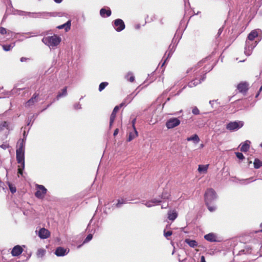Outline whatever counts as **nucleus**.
Listing matches in <instances>:
<instances>
[{"label":"nucleus","mask_w":262,"mask_h":262,"mask_svg":"<svg viewBox=\"0 0 262 262\" xmlns=\"http://www.w3.org/2000/svg\"><path fill=\"white\" fill-rule=\"evenodd\" d=\"M35 13L36 12H29L28 13V16L30 17L35 18Z\"/></svg>","instance_id":"nucleus-52"},{"label":"nucleus","mask_w":262,"mask_h":262,"mask_svg":"<svg viewBox=\"0 0 262 262\" xmlns=\"http://www.w3.org/2000/svg\"><path fill=\"white\" fill-rule=\"evenodd\" d=\"M244 125V122L242 121H235L233 122H230L226 125L227 129L234 132L237 130L239 128H242Z\"/></svg>","instance_id":"nucleus-4"},{"label":"nucleus","mask_w":262,"mask_h":262,"mask_svg":"<svg viewBox=\"0 0 262 262\" xmlns=\"http://www.w3.org/2000/svg\"><path fill=\"white\" fill-rule=\"evenodd\" d=\"M136 118H134V119L132 121V124L133 129H134V127H135V123H136Z\"/></svg>","instance_id":"nucleus-54"},{"label":"nucleus","mask_w":262,"mask_h":262,"mask_svg":"<svg viewBox=\"0 0 262 262\" xmlns=\"http://www.w3.org/2000/svg\"><path fill=\"white\" fill-rule=\"evenodd\" d=\"M254 167L256 169H258L261 167L260 161L258 159H255L254 161Z\"/></svg>","instance_id":"nucleus-40"},{"label":"nucleus","mask_w":262,"mask_h":262,"mask_svg":"<svg viewBox=\"0 0 262 262\" xmlns=\"http://www.w3.org/2000/svg\"><path fill=\"white\" fill-rule=\"evenodd\" d=\"M28 59V58L23 57L20 58V61L21 62H24V61H26Z\"/></svg>","instance_id":"nucleus-56"},{"label":"nucleus","mask_w":262,"mask_h":262,"mask_svg":"<svg viewBox=\"0 0 262 262\" xmlns=\"http://www.w3.org/2000/svg\"><path fill=\"white\" fill-rule=\"evenodd\" d=\"M170 194L168 191H163L161 194V196H159L158 199L161 200L162 202L168 199L169 198Z\"/></svg>","instance_id":"nucleus-32"},{"label":"nucleus","mask_w":262,"mask_h":262,"mask_svg":"<svg viewBox=\"0 0 262 262\" xmlns=\"http://www.w3.org/2000/svg\"><path fill=\"white\" fill-rule=\"evenodd\" d=\"M74 107L75 110H80L81 108V106L79 103H77L74 105Z\"/></svg>","instance_id":"nucleus-50"},{"label":"nucleus","mask_w":262,"mask_h":262,"mask_svg":"<svg viewBox=\"0 0 262 262\" xmlns=\"http://www.w3.org/2000/svg\"><path fill=\"white\" fill-rule=\"evenodd\" d=\"M223 31V28H221L219 29L218 30V32H217V34L216 35V36L217 37L220 36V35L222 34V32Z\"/></svg>","instance_id":"nucleus-53"},{"label":"nucleus","mask_w":262,"mask_h":262,"mask_svg":"<svg viewBox=\"0 0 262 262\" xmlns=\"http://www.w3.org/2000/svg\"><path fill=\"white\" fill-rule=\"evenodd\" d=\"M9 189H10V191L12 193H15L16 191V189L15 187L13 186L11 184H9Z\"/></svg>","instance_id":"nucleus-49"},{"label":"nucleus","mask_w":262,"mask_h":262,"mask_svg":"<svg viewBox=\"0 0 262 262\" xmlns=\"http://www.w3.org/2000/svg\"><path fill=\"white\" fill-rule=\"evenodd\" d=\"M119 133V129L118 128H116L115 130H114V134H113V135L114 136H116Z\"/></svg>","instance_id":"nucleus-55"},{"label":"nucleus","mask_w":262,"mask_h":262,"mask_svg":"<svg viewBox=\"0 0 262 262\" xmlns=\"http://www.w3.org/2000/svg\"><path fill=\"white\" fill-rule=\"evenodd\" d=\"M257 41L254 42H250V41H246L244 53L246 56H250L252 52L253 49L257 45Z\"/></svg>","instance_id":"nucleus-7"},{"label":"nucleus","mask_w":262,"mask_h":262,"mask_svg":"<svg viewBox=\"0 0 262 262\" xmlns=\"http://www.w3.org/2000/svg\"><path fill=\"white\" fill-rule=\"evenodd\" d=\"M122 106H120V105H119L116 106L114 107V108L111 115V116H110V127H111V126H112L113 123L115 119L117 112L118 111L119 109Z\"/></svg>","instance_id":"nucleus-16"},{"label":"nucleus","mask_w":262,"mask_h":262,"mask_svg":"<svg viewBox=\"0 0 262 262\" xmlns=\"http://www.w3.org/2000/svg\"><path fill=\"white\" fill-rule=\"evenodd\" d=\"M29 13V12H26V11H21V10H18L17 11V14L19 15H21V16H28V13Z\"/></svg>","instance_id":"nucleus-48"},{"label":"nucleus","mask_w":262,"mask_h":262,"mask_svg":"<svg viewBox=\"0 0 262 262\" xmlns=\"http://www.w3.org/2000/svg\"><path fill=\"white\" fill-rule=\"evenodd\" d=\"M42 42L51 49H54L61 42V38L57 35L44 37L42 39Z\"/></svg>","instance_id":"nucleus-2"},{"label":"nucleus","mask_w":262,"mask_h":262,"mask_svg":"<svg viewBox=\"0 0 262 262\" xmlns=\"http://www.w3.org/2000/svg\"><path fill=\"white\" fill-rule=\"evenodd\" d=\"M256 180V179H254L253 177H250L248 179H241L239 180V183L241 185H248V184L254 182Z\"/></svg>","instance_id":"nucleus-27"},{"label":"nucleus","mask_w":262,"mask_h":262,"mask_svg":"<svg viewBox=\"0 0 262 262\" xmlns=\"http://www.w3.org/2000/svg\"><path fill=\"white\" fill-rule=\"evenodd\" d=\"M204 238L210 242H216V236L212 233H208L204 236Z\"/></svg>","instance_id":"nucleus-25"},{"label":"nucleus","mask_w":262,"mask_h":262,"mask_svg":"<svg viewBox=\"0 0 262 262\" xmlns=\"http://www.w3.org/2000/svg\"><path fill=\"white\" fill-rule=\"evenodd\" d=\"M9 144L7 143H4L0 146V147L3 148V149H6L8 148H9Z\"/></svg>","instance_id":"nucleus-51"},{"label":"nucleus","mask_w":262,"mask_h":262,"mask_svg":"<svg viewBox=\"0 0 262 262\" xmlns=\"http://www.w3.org/2000/svg\"><path fill=\"white\" fill-rule=\"evenodd\" d=\"M235 155L236 157L240 160H243L245 158L242 152H235Z\"/></svg>","instance_id":"nucleus-46"},{"label":"nucleus","mask_w":262,"mask_h":262,"mask_svg":"<svg viewBox=\"0 0 262 262\" xmlns=\"http://www.w3.org/2000/svg\"><path fill=\"white\" fill-rule=\"evenodd\" d=\"M54 1L57 3V4H59L60 3H61V2L62 1V0H54Z\"/></svg>","instance_id":"nucleus-60"},{"label":"nucleus","mask_w":262,"mask_h":262,"mask_svg":"<svg viewBox=\"0 0 262 262\" xmlns=\"http://www.w3.org/2000/svg\"><path fill=\"white\" fill-rule=\"evenodd\" d=\"M71 25V20H68L65 24L58 26L57 28L58 29H62L64 28L66 31H68L70 29Z\"/></svg>","instance_id":"nucleus-30"},{"label":"nucleus","mask_w":262,"mask_h":262,"mask_svg":"<svg viewBox=\"0 0 262 262\" xmlns=\"http://www.w3.org/2000/svg\"><path fill=\"white\" fill-rule=\"evenodd\" d=\"M37 191L35 193V196L38 199H43L47 192V189L41 185H36Z\"/></svg>","instance_id":"nucleus-6"},{"label":"nucleus","mask_w":262,"mask_h":262,"mask_svg":"<svg viewBox=\"0 0 262 262\" xmlns=\"http://www.w3.org/2000/svg\"><path fill=\"white\" fill-rule=\"evenodd\" d=\"M205 78L206 76L205 74H204L200 79L195 78L194 79L192 80L188 83L187 85L189 88H192L201 83L202 81H203L205 80Z\"/></svg>","instance_id":"nucleus-9"},{"label":"nucleus","mask_w":262,"mask_h":262,"mask_svg":"<svg viewBox=\"0 0 262 262\" xmlns=\"http://www.w3.org/2000/svg\"><path fill=\"white\" fill-rule=\"evenodd\" d=\"M251 142L249 140H246L244 142L240 144V150L242 152H246L248 151L250 148Z\"/></svg>","instance_id":"nucleus-18"},{"label":"nucleus","mask_w":262,"mask_h":262,"mask_svg":"<svg viewBox=\"0 0 262 262\" xmlns=\"http://www.w3.org/2000/svg\"><path fill=\"white\" fill-rule=\"evenodd\" d=\"M208 168V165H200L198 167V171L200 173H205L207 172Z\"/></svg>","instance_id":"nucleus-33"},{"label":"nucleus","mask_w":262,"mask_h":262,"mask_svg":"<svg viewBox=\"0 0 262 262\" xmlns=\"http://www.w3.org/2000/svg\"><path fill=\"white\" fill-rule=\"evenodd\" d=\"M169 48L170 50L168 53L167 58L170 57L172 55V54H173V52L175 50L176 46L174 45L172 46V45H170Z\"/></svg>","instance_id":"nucleus-38"},{"label":"nucleus","mask_w":262,"mask_h":262,"mask_svg":"<svg viewBox=\"0 0 262 262\" xmlns=\"http://www.w3.org/2000/svg\"><path fill=\"white\" fill-rule=\"evenodd\" d=\"M69 252V250H67L63 247H58L55 250V254L57 256H63L66 255Z\"/></svg>","instance_id":"nucleus-13"},{"label":"nucleus","mask_w":262,"mask_h":262,"mask_svg":"<svg viewBox=\"0 0 262 262\" xmlns=\"http://www.w3.org/2000/svg\"><path fill=\"white\" fill-rule=\"evenodd\" d=\"M12 32L10 31H7V29L4 27L0 26V34L2 35L7 34L9 35Z\"/></svg>","instance_id":"nucleus-36"},{"label":"nucleus","mask_w":262,"mask_h":262,"mask_svg":"<svg viewBox=\"0 0 262 262\" xmlns=\"http://www.w3.org/2000/svg\"><path fill=\"white\" fill-rule=\"evenodd\" d=\"M38 94H37L36 93H34L32 97L26 102L25 106L26 107H28L33 105L35 104V103L38 101Z\"/></svg>","instance_id":"nucleus-12"},{"label":"nucleus","mask_w":262,"mask_h":262,"mask_svg":"<svg viewBox=\"0 0 262 262\" xmlns=\"http://www.w3.org/2000/svg\"><path fill=\"white\" fill-rule=\"evenodd\" d=\"M67 95V88H64L62 91L61 92H59L55 98V100H58L60 98L65 97Z\"/></svg>","instance_id":"nucleus-31"},{"label":"nucleus","mask_w":262,"mask_h":262,"mask_svg":"<svg viewBox=\"0 0 262 262\" xmlns=\"http://www.w3.org/2000/svg\"><path fill=\"white\" fill-rule=\"evenodd\" d=\"M260 227L261 229L259 230V231L262 232V223L260 224Z\"/></svg>","instance_id":"nucleus-62"},{"label":"nucleus","mask_w":262,"mask_h":262,"mask_svg":"<svg viewBox=\"0 0 262 262\" xmlns=\"http://www.w3.org/2000/svg\"><path fill=\"white\" fill-rule=\"evenodd\" d=\"M133 199L129 198H121L117 200V203L115 205L117 208H120L121 206L126 203H130V201H133Z\"/></svg>","instance_id":"nucleus-17"},{"label":"nucleus","mask_w":262,"mask_h":262,"mask_svg":"<svg viewBox=\"0 0 262 262\" xmlns=\"http://www.w3.org/2000/svg\"><path fill=\"white\" fill-rule=\"evenodd\" d=\"M184 2H185V7L186 8L187 7H188L190 6V4H189V2H188L187 3H186V0H184Z\"/></svg>","instance_id":"nucleus-58"},{"label":"nucleus","mask_w":262,"mask_h":262,"mask_svg":"<svg viewBox=\"0 0 262 262\" xmlns=\"http://www.w3.org/2000/svg\"><path fill=\"white\" fill-rule=\"evenodd\" d=\"M50 233L49 231L45 228H42L39 229L38 232V236L41 239H46L49 237Z\"/></svg>","instance_id":"nucleus-14"},{"label":"nucleus","mask_w":262,"mask_h":262,"mask_svg":"<svg viewBox=\"0 0 262 262\" xmlns=\"http://www.w3.org/2000/svg\"><path fill=\"white\" fill-rule=\"evenodd\" d=\"M112 25L117 32H121L125 28V25L122 19L117 18L114 20L112 23Z\"/></svg>","instance_id":"nucleus-5"},{"label":"nucleus","mask_w":262,"mask_h":262,"mask_svg":"<svg viewBox=\"0 0 262 262\" xmlns=\"http://www.w3.org/2000/svg\"><path fill=\"white\" fill-rule=\"evenodd\" d=\"M34 120H35V119L34 118V115L29 117L28 119L27 125L28 126H29V125L32 126Z\"/></svg>","instance_id":"nucleus-45"},{"label":"nucleus","mask_w":262,"mask_h":262,"mask_svg":"<svg viewBox=\"0 0 262 262\" xmlns=\"http://www.w3.org/2000/svg\"><path fill=\"white\" fill-rule=\"evenodd\" d=\"M108 84V83L107 82H101L99 86V91L101 92L103 91L106 86H107Z\"/></svg>","instance_id":"nucleus-39"},{"label":"nucleus","mask_w":262,"mask_h":262,"mask_svg":"<svg viewBox=\"0 0 262 262\" xmlns=\"http://www.w3.org/2000/svg\"><path fill=\"white\" fill-rule=\"evenodd\" d=\"M186 86H187V85H184V86L183 87V88L182 89V90H181V92L182 91H183V90H184V89L186 88Z\"/></svg>","instance_id":"nucleus-63"},{"label":"nucleus","mask_w":262,"mask_h":262,"mask_svg":"<svg viewBox=\"0 0 262 262\" xmlns=\"http://www.w3.org/2000/svg\"><path fill=\"white\" fill-rule=\"evenodd\" d=\"M205 203H212L217 199V195L212 188H208L204 195Z\"/></svg>","instance_id":"nucleus-3"},{"label":"nucleus","mask_w":262,"mask_h":262,"mask_svg":"<svg viewBox=\"0 0 262 262\" xmlns=\"http://www.w3.org/2000/svg\"><path fill=\"white\" fill-rule=\"evenodd\" d=\"M5 128L9 129V124L7 121H4L0 124V132L3 131Z\"/></svg>","instance_id":"nucleus-35"},{"label":"nucleus","mask_w":262,"mask_h":262,"mask_svg":"<svg viewBox=\"0 0 262 262\" xmlns=\"http://www.w3.org/2000/svg\"><path fill=\"white\" fill-rule=\"evenodd\" d=\"M112 11L110 8L108 9H106L103 8L100 9V15L102 17H109L111 15Z\"/></svg>","instance_id":"nucleus-19"},{"label":"nucleus","mask_w":262,"mask_h":262,"mask_svg":"<svg viewBox=\"0 0 262 262\" xmlns=\"http://www.w3.org/2000/svg\"><path fill=\"white\" fill-rule=\"evenodd\" d=\"M45 251L42 249H39L37 250V255L38 257H42L45 255Z\"/></svg>","instance_id":"nucleus-43"},{"label":"nucleus","mask_w":262,"mask_h":262,"mask_svg":"<svg viewBox=\"0 0 262 262\" xmlns=\"http://www.w3.org/2000/svg\"><path fill=\"white\" fill-rule=\"evenodd\" d=\"M172 234V232L171 230L166 231V230H164V236L167 239H169L168 238L169 236H171Z\"/></svg>","instance_id":"nucleus-42"},{"label":"nucleus","mask_w":262,"mask_h":262,"mask_svg":"<svg viewBox=\"0 0 262 262\" xmlns=\"http://www.w3.org/2000/svg\"><path fill=\"white\" fill-rule=\"evenodd\" d=\"M180 120L177 118H171L166 122V126L168 129L173 128L180 124Z\"/></svg>","instance_id":"nucleus-8"},{"label":"nucleus","mask_w":262,"mask_h":262,"mask_svg":"<svg viewBox=\"0 0 262 262\" xmlns=\"http://www.w3.org/2000/svg\"><path fill=\"white\" fill-rule=\"evenodd\" d=\"M248 86L249 84L247 82H242L237 85V89L240 93L246 94L248 90Z\"/></svg>","instance_id":"nucleus-10"},{"label":"nucleus","mask_w":262,"mask_h":262,"mask_svg":"<svg viewBox=\"0 0 262 262\" xmlns=\"http://www.w3.org/2000/svg\"><path fill=\"white\" fill-rule=\"evenodd\" d=\"M93 238V233H91L89 234L86 238L83 241V244H85L89 242Z\"/></svg>","instance_id":"nucleus-41"},{"label":"nucleus","mask_w":262,"mask_h":262,"mask_svg":"<svg viewBox=\"0 0 262 262\" xmlns=\"http://www.w3.org/2000/svg\"><path fill=\"white\" fill-rule=\"evenodd\" d=\"M201 262H206L205 258L204 256H201Z\"/></svg>","instance_id":"nucleus-57"},{"label":"nucleus","mask_w":262,"mask_h":262,"mask_svg":"<svg viewBox=\"0 0 262 262\" xmlns=\"http://www.w3.org/2000/svg\"><path fill=\"white\" fill-rule=\"evenodd\" d=\"M192 113L195 115H199L200 114V111L196 106H194L192 108Z\"/></svg>","instance_id":"nucleus-47"},{"label":"nucleus","mask_w":262,"mask_h":262,"mask_svg":"<svg viewBox=\"0 0 262 262\" xmlns=\"http://www.w3.org/2000/svg\"><path fill=\"white\" fill-rule=\"evenodd\" d=\"M125 79L130 82H133L135 81V76L133 72H128L124 76Z\"/></svg>","instance_id":"nucleus-29"},{"label":"nucleus","mask_w":262,"mask_h":262,"mask_svg":"<svg viewBox=\"0 0 262 262\" xmlns=\"http://www.w3.org/2000/svg\"><path fill=\"white\" fill-rule=\"evenodd\" d=\"M178 216V213L175 210H169L168 212V219L173 221Z\"/></svg>","instance_id":"nucleus-24"},{"label":"nucleus","mask_w":262,"mask_h":262,"mask_svg":"<svg viewBox=\"0 0 262 262\" xmlns=\"http://www.w3.org/2000/svg\"><path fill=\"white\" fill-rule=\"evenodd\" d=\"M135 96V95H134L133 94L127 96L124 101L120 104V106H126L127 104H129L133 100Z\"/></svg>","instance_id":"nucleus-22"},{"label":"nucleus","mask_w":262,"mask_h":262,"mask_svg":"<svg viewBox=\"0 0 262 262\" xmlns=\"http://www.w3.org/2000/svg\"><path fill=\"white\" fill-rule=\"evenodd\" d=\"M52 103L53 102H52L50 104H48L45 108H44L43 110H42V111H43L46 110L47 108H48L52 104Z\"/></svg>","instance_id":"nucleus-61"},{"label":"nucleus","mask_w":262,"mask_h":262,"mask_svg":"<svg viewBox=\"0 0 262 262\" xmlns=\"http://www.w3.org/2000/svg\"><path fill=\"white\" fill-rule=\"evenodd\" d=\"M14 47V43L13 45H4L2 46L3 49L5 51H10L13 47Z\"/></svg>","instance_id":"nucleus-37"},{"label":"nucleus","mask_w":262,"mask_h":262,"mask_svg":"<svg viewBox=\"0 0 262 262\" xmlns=\"http://www.w3.org/2000/svg\"><path fill=\"white\" fill-rule=\"evenodd\" d=\"M258 32L256 30L252 31L248 35L246 41H250V42H252L255 38L258 36Z\"/></svg>","instance_id":"nucleus-21"},{"label":"nucleus","mask_w":262,"mask_h":262,"mask_svg":"<svg viewBox=\"0 0 262 262\" xmlns=\"http://www.w3.org/2000/svg\"><path fill=\"white\" fill-rule=\"evenodd\" d=\"M9 5L10 6L12 7V3H11V1L10 0H9Z\"/></svg>","instance_id":"nucleus-64"},{"label":"nucleus","mask_w":262,"mask_h":262,"mask_svg":"<svg viewBox=\"0 0 262 262\" xmlns=\"http://www.w3.org/2000/svg\"><path fill=\"white\" fill-rule=\"evenodd\" d=\"M185 243L187 244L191 248L196 247L198 245L196 241L190 239L189 238H186L184 241Z\"/></svg>","instance_id":"nucleus-26"},{"label":"nucleus","mask_w":262,"mask_h":262,"mask_svg":"<svg viewBox=\"0 0 262 262\" xmlns=\"http://www.w3.org/2000/svg\"><path fill=\"white\" fill-rule=\"evenodd\" d=\"M216 102V100H210L209 101V104L211 105V106H212L213 104Z\"/></svg>","instance_id":"nucleus-59"},{"label":"nucleus","mask_w":262,"mask_h":262,"mask_svg":"<svg viewBox=\"0 0 262 262\" xmlns=\"http://www.w3.org/2000/svg\"><path fill=\"white\" fill-rule=\"evenodd\" d=\"M162 202V200L160 199H153L150 201H148L147 202H146L144 203L143 202L142 203L144 204L146 207H151L152 206H154L155 205H158L159 203Z\"/></svg>","instance_id":"nucleus-15"},{"label":"nucleus","mask_w":262,"mask_h":262,"mask_svg":"<svg viewBox=\"0 0 262 262\" xmlns=\"http://www.w3.org/2000/svg\"><path fill=\"white\" fill-rule=\"evenodd\" d=\"M23 252V249L20 245L15 246L12 249L11 253L13 256H17Z\"/></svg>","instance_id":"nucleus-11"},{"label":"nucleus","mask_w":262,"mask_h":262,"mask_svg":"<svg viewBox=\"0 0 262 262\" xmlns=\"http://www.w3.org/2000/svg\"><path fill=\"white\" fill-rule=\"evenodd\" d=\"M138 136V133L137 130H136V127H134V129H133V130L129 133L128 138L127 139V141L128 142L131 141L134 139H135L136 137H137Z\"/></svg>","instance_id":"nucleus-23"},{"label":"nucleus","mask_w":262,"mask_h":262,"mask_svg":"<svg viewBox=\"0 0 262 262\" xmlns=\"http://www.w3.org/2000/svg\"><path fill=\"white\" fill-rule=\"evenodd\" d=\"M211 203H206V205L207 206L208 210L211 212H213L215 210L216 207L214 205L211 206Z\"/></svg>","instance_id":"nucleus-44"},{"label":"nucleus","mask_w":262,"mask_h":262,"mask_svg":"<svg viewBox=\"0 0 262 262\" xmlns=\"http://www.w3.org/2000/svg\"><path fill=\"white\" fill-rule=\"evenodd\" d=\"M51 16V13L47 12H36L35 13V18H47L48 17Z\"/></svg>","instance_id":"nucleus-20"},{"label":"nucleus","mask_w":262,"mask_h":262,"mask_svg":"<svg viewBox=\"0 0 262 262\" xmlns=\"http://www.w3.org/2000/svg\"><path fill=\"white\" fill-rule=\"evenodd\" d=\"M187 140L188 141H193L194 143H198L200 141V139L196 134H194L193 136L187 138Z\"/></svg>","instance_id":"nucleus-34"},{"label":"nucleus","mask_w":262,"mask_h":262,"mask_svg":"<svg viewBox=\"0 0 262 262\" xmlns=\"http://www.w3.org/2000/svg\"><path fill=\"white\" fill-rule=\"evenodd\" d=\"M207 58H206L199 61L197 65L195 66L194 67L188 69L187 71V73H189L192 70H193V71H195L198 68L201 67L202 66L203 63L205 62L207 60Z\"/></svg>","instance_id":"nucleus-28"},{"label":"nucleus","mask_w":262,"mask_h":262,"mask_svg":"<svg viewBox=\"0 0 262 262\" xmlns=\"http://www.w3.org/2000/svg\"><path fill=\"white\" fill-rule=\"evenodd\" d=\"M25 139H20L17 142L18 147L16 150V161L18 164H20L18 166V173L21 176H23L25 168Z\"/></svg>","instance_id":"nucleus-1"}]
</instances>
